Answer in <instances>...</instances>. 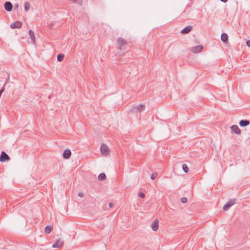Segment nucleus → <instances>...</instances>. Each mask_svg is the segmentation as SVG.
<instances>
[{
	"label": "nucleus",
	"instance_id": "1",
	"mask_svg": "<svg viewBox=\"0 0 250 250\" xmlns=\"http://www.w3.org/2000/svg\"><path fill=\"white\" fill-rule=\"evenodd\" d=\"M127 42L122 38H118L117 39V44L121 50H125V46L126 45Z\"/></svg>",
	"mask_w": 250,
	"mask_h": 250
},
{
	"label": "nucleus",
	"instance_id": "2",
	"mask_svg": "<svg viewBox=\"0 0 250 250\" xmlns=\"http://www.w3.org/2000/svg\"><path fill=\"white\" fill-rule=\"evenodd\" d=\"M10 157L8 155V154L5 151H2L0 156V162H4L5 161L10 160Z\"/></svg>",
	"mask_w": 250,
	"mask_h": 250
},
{
	"label": "nucleus",
	"instance_id": "3",
	"mask_svg": "<svg viewBox=\"0 0 250 250\" xmlns=\"http://www.w3.org/2000/svg\"><path fill=\"white\" fill-rule=\"evenodd\" d=\"M100 150L101 153L104 155H108L109 153V149L105 144H102Z\"/></svg>",
	"mask_w": 250,
	"mask_h": 250
},
{
	"label": "nucleus",
	"instance_id": "4",
	"mask_svg": "<svg viewBox=\"0 0 250 250\" xmlns=\"http://www.w3.org/2000/svg\"><path fill=\"white\" fill-rule=\"evenodd\" d=\"M235 203V199H231L229 200L223 207V209L224 210H227L231 206L233 205Z\"/></svg>",
	"mask_w": 250,
	"mask_h": 250
},
{
	"label": "nucleus",
	"instance_id": "5",
	"mask_svg": "<svg viewBox=\"0 0 250 250\" xmlns=\"http://www.w3.org/2000/svg\"><path fill=\"white\" fill-rule=\"evenodd\" d=\"M203 46L202 45H197L196 46L193 47L191 48V51L194 53H198L202 51L203 49Z\"/></svg>",
	"mask_w": 250,
	"mask_h": 250
},
{
	"label": "nucleus",
	"instance_id": "6",
	"mask_svg": "<svg viewBox=\"0 0 250 250\" xmlns=\"http://www.w3.org/2000/svg\"><path fill=\"white\" fill-rule=\"evenodd\" d=\"M231 131L237 134H240L241 133V130L239 129L238 126L237 125H233L230 127Z\"/></svg>",
	"mask_w": 250,
	"mask_h": 250
},
{
	"label": "nucleus",
	"instance_id": "7",
	"mask_svg": "<svg viewBox=\"0 0 250 250\" xmlns=\"http://www.w3.org/2000/svg\"><path fill=\"white\" fill-rule=\"evenodd\" d=\"M4 8L7 11H11L13 8L12 4L10 1H6L4 3Z\"/></svg>",
	"mask_w": 250,
	"mask_h": 250
},
{
	"label": "nucleus",
	"instance_id": "8",
	"mask_svg": "<svg viewBox=\"0 0 250 250\" xmlns=\"http://www.w3.org/2000/svg\"><path fill=\"white\" fill-rule=\"evenodd\" d=\"M22 23L21 21H18L12 23L10 25L11 28H20L21 27Z\"/></svg>",
	"mask_w": 250,
	"mask_h": 250
},
{
	"label": "nucleus",
	"instance_id": "9",
	"mask_svg": "<svg viewBox=\"0 0 250 250\" xmlns=\"http://www.w3.org/2000/svg\"><path fill=\"white\" fill-rule=\"evenodd\" d=\"M71 155V150L69 149H66L65 150L63 153V157L64 159H68L70 158Z\"/></svg>",
	"mask_w": 250,
	"mask_h": 250
},
{
	"label": "nucleus",
	"instance_id": "10",
	"mask_svg": "<svg viewBox=\"0 0 250 250\" xmlns=\"http://www.w3.org/2000/svg\"><path fill=\"white\" fill-rule=\"evenodd\" d=\"M192 29V26H190V25H188V26L186 27L185 28H184V29H183L181 30V33L183 34H188L191 31Z\"/></svg>",
	"mask_w": 250,
	"mask_h": 250
},
{
	"label": "nucleus",
	"instance_id": "11",
	"mask_svg": "<svg viewBox=\"0 0 250 250\" xmlns=\"http://www.w3.org/2000/svg\"><path fill=\"white\" fill-rule=\"evenodd\" d=\"M250 124V121L247 120H241L239 122V125L241 127H245Z\"/></svg>",
	"mask_w": 250,
	"mask_h": 250
},
{
	"label": "nucleus",
	"instance_id": "12",
	"mask_svg": "<svg viewBox=\"0 0 250 250\" xmlns=\"http://www.w3.org/2000/svg\"><path fill=\"white\" fill-rule=\"evenodd\" d=\"M145 108V105L142 104H140L137 106L133 107L132 111L136 110L137 111L143 110Z\"/></svg>",
	"mask_w": 250,
	"mask_h": 250
},
{
	"label": "nucleus",
	"instance_id": "13",
	"mask_svg": "<svg viewBox=\"0 0 250 250\" xmlns=\"http://www.w3.org/2000/svg\"><path fill=\"white\" fill-rule=\"evenodd\" d=\"M63 245V242L61 241L60 240H58L53 245V248H60Z\"/></svg>",
	"mask_w": 250,
	"mask_h": 250
},
{
	"label": "nucleus",
	"instance_id": "14",
	"mask_svg": "<svg viewBox=\"0 0 250 250\" xmlns=\"http://www.w3.org/2000/svg\"><path fill=\"white\" fill-rule=\"evenodd\" d=\"M29 35L30 39H31L32 42L34 44L35 43V36L32 30H30L29 31Z\"/></svg>",
	"mask_w": 250,
	"mask_h": 250
},
{
	"label": "nucleus",
	"instance_id": "15",
	"mask_svg": "<svg viewBox=\"0 0 250 250\" xmlns=\"http://www.w3.org/2000/svg\"><path fill=\"white\" fill-rule=\"evenodd\" d=\"M221 41L224 42H227L228 41V36L226 33H222L221 36Z\"/></svg>",
	"mask_w": 250,
	"mask_h": 250
},
{
	"label": "nucleus",
	"instance_id": "16",
	"mask_svg": "<svg viewBox=\"0 0 250 250\" xmlns=\"http://www.w3.org/2000/svg\"><path fill=\"white\" fill-rule=\"evenodd\" d=\"M158 222L157 221H154L151 225V228L152 230L154 231H156L158 230Z\"/></svg>",
	"mask_w": 250,
	"mask_h": 250
},
{
	"label": "nucleus",
	"instance_id": "17",
	"mask_svg": "<svg viewBox=\"0 0 250 250\" xmlns=\"http://www.w3.org/2000/svg\"><path fill=\"white\" fill-rule=\"evenodd\" d=\"M53 229V227L50 226H47L44 229V231L46 233L49 234L51 232Z\"/></svg>",
	"mask_w": 250,
	"mask_h": 250
},
{
	"label": "nucleus",
	"instance_id": "18",
	"mask_svg": "<svg viewBox=\"0 0 250 250\" xmlns=\"http://www.w3.org/2000/svg\"><path fill=\"white\" fill-rule=\"evenodd\" d=\"M98 178L99 180L103 181L105 179L106 175L104 173H101L99 175Z\"/></svg>",
	"mask_w": 250,
	"mask_h": 250
},
{
	"label": "nucleus",
	"instance_id": "19",
	"mask_svg": "<svg viewBox=\"0 0 250 250\" xmlns=\"http://www.w3.org/2000/svg\"><path fill=\"white\" fill-rule=\"evenodd\" d=\"M64 57V55L62 54H59L57 56V61L58 62H62Z\"/></svg>",
	"mask_w": 250,
	"mask_h": 250
},
{
	"label": "nucleus",
	"instance_id": "20",
	"mask_svg": "<svg viewBox=\"0 0 250 250\" xmlns=\"http://www.w3.org/2000/svg\"><path fill=\"white\" fill-rule=\"evenodd\" d=\"M30 4L28 2H26L24 4V10L25 11H27L29 10L30 7Z\"/></svg>",
	"mask_w": 250,
	"mask_h": 250
},
{
	"label": "nucleus",
	"instance_id": "21",
	"mask_svg": "<svg viewBox=\"0 0 250 250\" xmlns=\"http://www.w3.org/2000/svg\"><path fill=\"white\" fill-rule=\"evenodd\" d=\"M182 169L185 173H188V168L186 164H183L182 165Z\"/></svg>",
	"mask_w": 250,
	"mask_h": 250
},
{
	"label": "nucleus",
	"instance_id": "22",
	"mask_svg": "<svg viewBox=\"0 0 250 250\" xmlns=\"http://www.w3.org/2000/svg\"><path fill=\"white\" fill-rule=\"evenodd\" d=\"M157 175H158L157 172L152 173L151 175V179L152 180L155 179L156 178V177L157 176Z\"/></svg>",
	"mask_w": 250,
	"mask_h": 250
},
{
	"label": "nucleus",
	"instance_id": "23",
	"mask_svg": "<svg viewBox=\"0 0 250 250\" xmlns=\"http://www.w3.org/2000/svg\"><path fill=\"white\" fill-rule=\"evenodd\" d=\"M181 201L182 203L185 204L188 202V199L186 197H182L181 199Z\"/></svg>",
	"mask_w": 250,
	"mask_h": 250
},
{
	"label": "nucleus",
	"instance_id": "24",
	"mask_svg": "<svg viewBox=\"0 0 250 250\" xmlns=\"http://www.w3.org/2000/svg\"><path fill=\"white\" fill-rule=\"evenodd\" d=\"M139 197H140L141 198H144L145 196V195L144 193L143 192H140L139 193Z\"/></svg>",
	"mask_w": 250,
	"mask_h": 250
},
{
	"label": "nucleus",
	"instance_id": "25",
	"mask_svg": "<svg viewBox=\"0 0 250 250\" xmlns=\"http://www.w3.org/2000/svg\"><path fill=\"white\" fill-rule=\"evenodd\" d=\"M246 44L248 47H250V40H248L246 42Z\"/></svg>",
	"mask_w": 250,
	"mask_h": 250
},
{
	"label": "nucleus",
	"instance_id": "26",
	"mask_svg": "<svg viewBox=\"0 0 250 250\" xmlns=\"http://www.w3.org/2000/svg\"><path fill=\"white\" fill-rule=\"evenodd\" d=\"M54 24L53 21H51L50 22V23H48V26H50V27H51L52 26H53V25Z\"/></svg>",
	"mask_w": 250,
	"mask_h": 250
},
{
	"label": "nucleus",
	"instance_id": "27",
	"mask_svg": "<svg viewBox=\"0 0 250 250\" xmlns=\"http://www.w3.org/2000/svg\"><path fill=\"white\" fill-rule=\"evenodd\" d=\"M78 196H79V197H82L83 196V193H82V192H79V193H78Z\"/></svg>",
	"mask_w": 250,
	"mask_h": 250
},
{
	"label": "nucleus",
	"instance_id": "28",
	"mask_svg": "<svg viewBox=\"0 0 250 250\" xmlns=\"http://www.w3.org/2000/svg\"><path fill=\"white\" fill-rule=\"evenodd\" d=\"M109 206L110 208H112L113 206V204L112 203H110L109 204Z\"/></svg>",
	"mask_w": 250,
	"mask_h": 250
},
{
	"label": "nucleus",
	"instance_id": "29",
	"mask_svg": "<svg viewBox=\"0 0 250 250\" xmlns=\"http://www.w3.org/2000/svg\"><path fill=\"white\" fill-rule=\"evenodd\" d=\"M220 0L223 2H226L228 1V0Z\"/></svg>",
	"mask_w": 250,
	"mask_h": 250
},
{
	"label": "nucleus",
	"instance_id": "30",
	"mask_svg": "<svg viewBox=\"0 0 250 250\" xmlns=\"http://www.w3.org/2000/svg\"><path fill=\"white\" fill-rule=\"evenodd\" d=\"M70 1L73 2H77V0H70Z\"/></svg>",
	"mask_w": 250,
	"mask_h": 250
},
{
	"label": "nucleus",
	"instance_id": "31",
	"mask_svg": "<svg viewBox=\"0 0 250 250\" xmlns=\"http://www.w3.org/2000/svg\"><path fill=\"white\" fill-rule=\"evenodd\" d=\"M18 7H19V5H16L15 6V8H18Z\"/></svg>",
	"mask_w": 250,
	"mask_h": 250
}]
</instances>
